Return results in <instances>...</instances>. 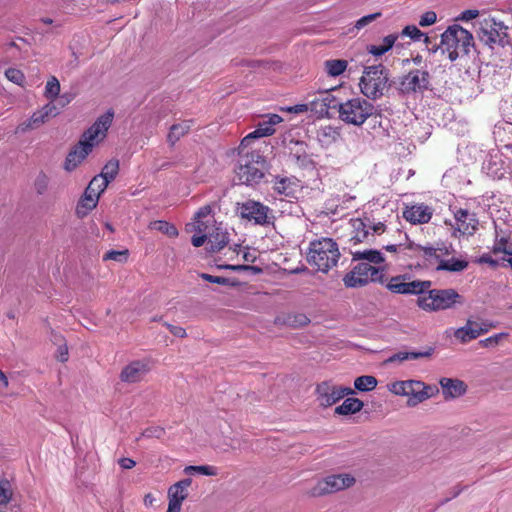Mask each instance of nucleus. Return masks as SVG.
I'll list each match as a JSON object with an SVG mask.
<instances>
[{"label": "nucleus", "instance_id": "nucleus-22", "mask_svg": "<svg viewBox=\"0 0 512 512\" xmlns=\"http://www.w3.org/2000/svg\"><path fill=\"white\" fill-rule=\"evenodd\" d=\"M214 222L212 207L210 205H204L195 213L194 221L189 224L188 227H191L195 232H205L211 225H214Z\"/></svg>", "mask_w": 512, "mask_h": 512}, {"label": "nucleus", "instance_id": "nucleus-63", "mask_svg": "<svg viewBox=\"0 0 512 512\" xmlns=\"http://www.w3.org/2000/svg\"><path fill=\"white\" fill-rule=\"evenodd\" d=\"M493 252L512 255V247H508L506 243L503 240H501L499 243L495 244Z\"/></svg>", "mask_w": 512, "mask_h": 512}, {"label": "nucleus", "instance_id": "nucleus-46", "mask_svg": "<svg viewBox=\"0 0 512 512\" xmlns=\"http://www.w3.org/2000/svg\"><path fill=\"white\" fill-rule=\"evenodd\" d=\"M109 182L104 179L102 176H95L89 183L86 189L89 190V193L97 194L99 197L107 188Z\"/></svg>", "mask_w": 512, "mask_h": 512}, {"label": "nucleus", "instance_id": "nucleus-47", "mask_svg": "<svg viewBox=\"0 0 512 512\" xmlns=\"http://www.w3.org/2000/svg\"><path fill=\"white\" fill-rule=\"evenodd\" d=\"M402 35L410 37L412 40L415 41H419L421 40L422 37H424V41L426 43L429 42V37L414 25H408L404 27V29L402 30Z\"/></svg>", "mask_w": 512, "mask_h": 512}, {"label": "nucleus", "instance_id": "nucleus-28", "mask_svg": "<svg viewBox=\"0 0 512 512\" xmlns=\"http://www.w3.org/2000/svg\"><path fill=\"white\" fill-rule=\"evenodd\" d=\"M208 243L213 252L220 251L228 243V234L222 228L211 225L208 229Z\"/></svg>", "mask_w": 512, "mask_h": 512}, {"label": "nucleus", "instance_id": "nucleus-25", "mask_svg": "<svg viewBox=\"0 0 512 512\" xmlns=\"http://www.w3.org/2000/svg\"><path fill=\"white\" fill-rule=\"evenodd\" d=\"M239 180L247 185H251L253 183H257L263 177V172L260 168H258L257 163L247 162L245 164H241L237 171Z\"/></svg>", "mask_w": 512, "mask_h": 512}, {"label": "nucleus", "instance_id": "nucleus-41", "mask_svg": "<svg viewBox=\"0 0 512 512\" xmlns=\"http://www.w3.org/2000/svg\"><path fill=\"white\" fill-rule=\"evenodd\" d=\"M149 228L151 230H156V231H159L169 237H176L178 235V230L177 228L166 222V221H163V220H157V221H153L149 224Z\"/></svg>", "mask_w": 512, "mask_h": 512}, {"label": "nucleus", "instance_id": "nucleus-24", "mask_svg": "<svg viewBox=\"0 0 512 512\" xmlns=\"http://www.w3.org/2000/svg\"><path fill=\"white\" fill-rule=\"evenodd\" d=\"M449 248L444 244L436 246H422L420 260L423 259L427 264H439L440 260L449 255Z\"/></svg>", "mask_w": 512, "mask_h": 512}, {"label": "nucleus", "instance_id": "nucleus-39", "mask_svg": "<svg viewBox=\"0 0 512 512\" xmlns=\"http://www.w3.org/2000/svg\"><path fill=\"white\" fill-rule=\"evenodd\" d=\"M468 266V263L464 260L459 259H441L440 263L436 266L437 270H445V271H451V272H460L466 269Z\"/></svg>", "mask_w": 512, "mask_h": 512}, {"label": "nucleus", "instance_id": "nucleus-43", "mask_svg": "<svg viewBox=\"0 0 512 512\" xmlns=\"http://www.w3.org/2000/svg\"><path fill=\"white\" fill-rule=\"evenodd\" d=\"M351 225L354 229L352 240H354L355 243L362 242L369 233L366 224L361 219H354L351 221Z\"/></svg>", "mask_w": 512, "mask_h": 512}, {"label": "nucleus", "instance_id": "nucleus-2", "mask_svg": "<svg viewBox=\"0 0 512 512\" xmlns=\"http://www.w3.org/2000/svg\"><path fill=\"white\" fill-rule=\"evenodd\" d=\"M473 44L472 34L460 25L454 24L442 33L440 45H435L431 51L436 52L440 48L442 53L446 54L451 62H454L458 58L468 55Z\"/></svg>", "mask_w": 512, "mask_h": 512}, {"label": "nucleus", "instance_id": "nucleus-13", "mask_svg": "<svg viewBox=\"0 0 512 512\" xmlns=\"http://www.w3.org/2000/svg\"><path fill=\"white\" fill-rule=\"evenodd\" d=\"M430 74L427 70L413 69L409 71L401 80L400 87L403 93L424 92L429 89Z\"/></svg>", "mask_w": 512, "mask_h": 512}, {"label": "nucleus", "instance_id": "nucleus-32", "mask_svg": "<svg viewBox=\"0 0 512 512\" xmlns=\"http://www.w3.org/2000/svg\"><path fill=\"white\" fill-rule=\"evenodd\" d=\"M317 138L323 147H329L336 143L340 138V131L338 128L327 125L319 129Z\"/></svg>", "mask_w": 512, "mask_h": 512}, {"label": "nucleus", "instance_id": "nucleus-54", "mask_svg": "<svg viewBox=\"0 0 512 512\" xmlns=\"http://www.w3.org/2000/svg\"><path fill=\"white\" fill-rule=\"evenodd\" d=\"M437 20V15L434 11L425 12L419 20V25L422 27L433 25Z\"/></svg>", "mask_w": 512, "mask_h": 512}, {"label": "nucleus", "instance_id": "nucleus-31", "mask_svg": "<svg viewBox=\"0 0 512 512\" xmlns=\"http://www.w3.org/2000/svg\"><path fill=\"white\" fill-rule=\"evenodd\" d=\"M99 196L94 193H89L86 189L83 197L79 201L76 207V213L79 217L86 216L91 210H93L98 204Z\"/></svg>", "mask_w": 512, "mask_h": 512}, {"label": "nucleus", "instance_id": "nucleus-57", "mask_svg": "<svg viewBox=\"0 0 512 512\" xmlns=\"http://www.w3.org/2000/svg\"><path fill=\"white\" fill-rule=\"evenodd\" d=\"M206 241H208V230L205 232H196L191 239V242L195 247H201Z\"/></svg>", "mask_w": 512, "mask_h": 512}, {"label": "nucleus", "instance_id": "nucleus-7", "mask_svg": "<svg viewBox=\"0 0 512 512\" xmlns=\"http://www.w3.org/2000/svg\"><path fill=\"white\" fill-rule=\"evenodd\" d=\"M355 483L356 479L350 473L331 474L317 481L309 494L312 497H320L348 489Z\"/></svg>", "mask_w": 512, "mask_h": 512}, {"label": "nucleus", "instance_id": "nucleus-55", "mask_svg": "<svg viewBox=\"0 0 512 512\" xmlns=\"http://www.w3.org/2000/svg\"><path fill=\"white\" fill-rule=\"evenodd\" d=\"M165 431L162 427L155 426L146 428L142 436L145 438H161L164 435Z\"/></svg>", "mask_w": 512, "mask_h": 512}, {"label": "nucleus", "instance_id": "nucleus-34", "mask_svg": "<svg viewBox=\"0 0 512 512\" xmlns=\"http://www.w3.org/2000/svg\"><path fill=\"white\" fill-rule=\"evenodd\" d=\"M397 39L398 36L395 34L387 35L382 39V42L380 44L370 45L367 48L368 52L374 56H382L393 47Z\"/></svg>", "mask_w": 512, "mask_h": 512}, {"label": "nucleus", "instance_id": "nucleus-10", "mask_svg": "<svg viewBox=\"0 0 512 512\" xmlns=\"http://www.w3.org/2000/svg\"><path fill=\"white\" fill-rule=\"evenodd\" d=\"M389 390L395 395L408 396L410 406L423 402L429 397L424 383L417 380L396 381L389 386Z\"/></svg>", "mask_w": 512, "mask_h": 512}, {"label": "nucleus", "instance_id": "nucleus-18", "mask_svg": "<svg viewBox=\"0 0 512 512\" xmlns=\"http://www.w3.org/2000/svg\"><path fill=\"white\" fill-rule=\"evenodd\" d=\"M282 121V117L278 114H269L267 116V120L260 122L253 132L249 133L242 139L241 146H249L254 139L273 135L275 133L274 126Z\"/></svg>", "mask_w": 512, "mask_h": 512}, {"label": "nucleus", "instance_id": "nucleus-61", "mask_svg": "<svg viewBox=\"0 0 512 512\" xmlns=\"http://www.w3.org/2000/svg\"><path fill=\"white\" fill-rule=\"evenodd\" d=\"M164 326L176 337L184 338L187 335L185 329L181 326H175L167 322L164 323Z\"/></svg>", "mask_w": 512, "mask_h": 512}, {"label": "nucleus", "instance_id": "nucleus-33", "mask_svg": "<svg viewBox=\"0 0 512 512\" xmlns=\"http://www.w3.org/2000/svg\"><path fill=\"white\" fill-rule=\"evenodd\" d=\"M364 404L358 398H346L343 403L335 408V413L338 415H350L359 412Z\"/></svg>", "mask_w": 512, "mask_h": 512}, {"label": "nucleus", "instance_id": "nucleus-11", "mask_svg": "<svg viewBox=\"0 0 512 512\" xmlns=\"http://www.w3.org/2000/svg\"><path fill=\"white\" fill-rule=\"evenodd\" d=\"M430 287V281H409V278H407L405 275L394 276L386 284V288L392 293L418 296H420L423 292H426V290H428Z\"/></svg>", "mask_w": 512, "mask_h": 512}, {"label": "nucleus", "instance_id": "nucleus-21", "mask_svg": "<svg viewBox=\"0 0 512 512\" xmlns=\"http://www.w3.org/2000/svg\"><path fill=\"white\" fill-rule=\"evenodd\" d=\"M454 218L456 221L454 235H456V232H459L460 234H473L477 229L478 220L475 214L470 213L468 210H456L454 213Z\"/></svg>", "mask_w": 512, "mask_h": 512}, {"label": "nucleus", "instance_id": "nucleus-36", "mask_svg": "<svg viewBox=\"0 0 512 512\" xmlns=\"http://www.w3.org/2000/svg\"><path fill=\"white\" fill-rule=\"evenodd\" d=\"M429 352H407V351H399L389 358L386 359L385 363H402L407 360H416L421 357L429 356Z\"/></svg>", "mask_w": 512, "mask_h": 512}, {"label": "nucleus", "instance_id": "nucleus-26", "mask_svg": "<svg viewBox=\"0 0 512 512\" xmlns=\"http://www.w3.org/2000/svg\"><path fill=\"white\" fill-rule=\"evenodd\" d=\"M338 102L335 97L328 92L320 93L311 102V109L318 113H327L329 109H336L338 111Z\"/></svg>", "mask_w": 512, "mask_h": 512}, {"label": "nucleus", "instance_id": "nucleus-16", "mask_svg": "<svg viewBox=\"0 0 512 512\" xmlns=\"http://www.w3.org/2000/svg\"><path fill=\"white\" fill-rule=\"evenodd\" d=\"M150 370L151 365L149 360H134L122 369L119 377L122 382L134 384L141 382Z\"/></svg>", "mask_w": 512, "mask_h": 512}, {"label": "nucleus", "instance_id": "nucleus-59", "mask_svg": "<svg viewBox=\"0 0 512 512\" xmlns=\"http://www.w3.org/2000/svg\"><path fill=\"white\" fill-rule=\"evenodd\" d=\"M37 129L35 125L31 122V118L21 122L15 129L16 134H24L27 131Z\"/></svg>", "mask_w": 512, "mask_h": 512}, {"label": "nucleus", "instance_id": "nucleus-23", "mask_svg": "<svg viewBox=\"0 0 512 512\" xmlns=\"http://www.w3.org/2000/svg\"><path fill=\"white\" fill-rule=\"evenodd\" d=\"M499 24L494 19L487 18L481 22L479 31V38L485 44L492 46L500 41V34L498 32Z\"/></svg>", "mask_w": 512, "mask_h": 512}, {"label": "nucleus", "instance_id": "nucleus-6", "mask_svg": "<svg viewBox=\"0 0 512 512\" xmlns=\"http://www.w3.org/2000/svg\"><path fill=\"white\" fill-rule=\"evenodd\" d=\"M388 73L381 64L365 67L359 81L360 91L369 99L380 98L387 87Z\"/></svg>", "mask_w": 512, "mask_h": 512}, {"label": "nucleus", "instance_id": "nucleus-37", "mask_svg": "<svg viewBox=\"0 0 512 512\" xmlns=\"http://www.w3.org/2000/svg\"><path fill=\"white\" fill-rule=\"evenodd\" d=\"M353 259L354 260H366V263L373 264H379L384 261V258L378 250H363V251H356L353 253Z\"/></svg>", "mask_w": 512, "mask_h": 512}, {"label": "nucleus", "instance_id": "nucleus-40", "mask_svg": "<svg viewBox=\"0 0 512 512\" xmlns=\"http://www.w3.org/2000/svg\"><path fill=\"white\" fill-rule=\"evenodd\" d=\"M13 496V490L10 482L0 477V511L4 509L10 503Z\"/></svg>", "mask_w": 512, "mask_h": 512}, {"label": "nucleus", "instance_id": "nucleus-27", "mask_svg": "<svg viewBox=\"0 0 512 512\" xmlns=\"http://www.w3.org/2000/svg\"><path fill=\"white\" fill-rule=\"evenodd\" d=\"M440 385L446 398H457L466 392V385L458 379L442 378Z\"/></svg>", "mask_w": 512, "mask_h": 512}, {"label": "nucleus", "instance_id": "nucleus-8", "mask_svg": "<svg viewBox=\"0 0 512 512\" xmlns=\"http://www.w3.org/2000/svg\"><path fill=\"white\" fill-rule=\"evenodd\" d=\"M382 271L370 263H358L347 273L343 282L346 287L357 288L367 285L370 282L379 281L382 278Z\"/></svg>", "mask_w": 512, "mask_h": 512}, {"label": "nucleus", "instance_id": "nucleus-29", "mask_svg": "<svg viewBox=\"0 0 512 512\" xmlns=\"http://www.w3.org/2000/svg\"><path fill=\"white\" fill-rule=\"evenodd\" d=\"M400 254L398 257L399 261H415L419 264L420 254L422 251V246L415 244L411 241H407L405 243H401Z\"/></svg>", "mask_w": 512, "mask_h": 512}, {"label": "nucleus", "instance_id": "nucleus-60", "mask_svg": "<svg viewBox=\"0 0 512 512\" xmlns=\"http://www.w3.org/2000/svg\"><path fill=\"white\" fill-rule=\"evenodd\" d=\"M200 277L208 282L216 283L220 285H226L228 283V279L220 276H213L207 273H201Z\"/></svg>", "mask_w": 512, "mask_h": 512}, {"label": "nucleus", "instance_id": "nucleus-1", "mask_svg": "<svg viewBox=\"0 0 512 512\" xmlns=\"http://www.w3.org/2000/svg\"><path fill=\"white\" fill-rule=\"evenodd\" d=\"M114 112L108 110L99 116L96 121L83 133L79 143L68 153L64 169L67 172L74 171L92 152L93 148L102 142L107 135V131L112 125Z\"/></svg>", "mask_w": 512, "mask_h": 512}, {"label": "nucleus", "instance_id": "nucleus-50", "mask_svg": "<svg viewBox=\"0 0 512 512\" xmlns=\"http://www.w3.org/2000/svg\"><path fill=\"white\" fill-rule=\"evenodd\" d=\"M5 76L6 78L17 84V85H23L24 83V80H25V77H24V74L18 70V69H15V68H9L5 71Z\"/></svg>", "mask_w": 512, "mask_h": 512}, {"label": "nucleus", "instance_id": "nucleus-53", "mask_svg": "<svg viewBox=\"0 0 512 512\" xmlns=\"http://www.w3.org/2000/svg\"><path fill=\"white\" fill-rule=\"evenodd\" d=\"M380 16H381L380 12L363 16L359 20H357V22L355 24V28L357 30H360V29L364 28L365 26H367L368 24H370L371 22H373L374 20H376L377 18H379Z\"/></svg>", "mask_w": 512, "mask_h": 512}, {"label": "nucleus", "instance_id": "nucleus-20", "mask_svg": "<svg viewBox=\"0 0 512 512\" xmlns=\"http://www.w3.org/2000/svg\"><path fill=\"white\" fill-rule=\"evenodd\" d=\"M302 185L296 177H281L276 176L273 180V190L285 197L297 198L298 193L301 192Z\"/></svg>", "mask_w": 512, "mask_h": 512}, {"label": "nucleus", "instance_id": "nucleus-9", "mask_svg": "<svg viewBox=\"0 0 512 512\" xmlns=\"http://www.w3.org/2000/svg\"><path fill=\"white\" fill-rule=\"evenodd\" d=\"M353 393L354 390L352 388L337 385L332 381H323L317 384L315 388L316 401L323 408L331 407Z\"/></svg>", "mask_w": 512, "mask_h": 512}, {"label": "nucleus", "instance_id": "nucleus-14", "mask_svg": "<svg viewBox=\"0 0 512 512\" xmlns=\"http://www.w3.org/2000/svg\"><path fill=\"white\" fill-rule=\"evenodd\" d=\"M290 160L300 169L313 170L316 167L314 155L306 143L291 141L288 145Z\"/></svg>", "mask_w": 512, "mask_h": 512}, {"label": "nucleus", "instance_id": "nucleus-5", "mask_svg": "<svg viewBox=\"0 0 512 512\" xmlns=\"http://www.w3.org/2000/svg\"><path fill=\"white\" fill-rule=\"evenodd\" d=\"M375 107L368 100L354 97L340 102L338 105L339 119L348 124L360 127L374 114Z\"/></svg>", "mask_w": 512, "mask_h": 512}, {"label": "nucleus", "instance_id": "nucleus-19", "mask_svg": "<svg viewBox=\"0 0 512 512\" xmlns=\"http://www.w3.org/2000/svg\"><path fill=\"white\" fill-rule=\"evenodd\" d=\"M403 218L411 224H425L430 221L433 209L423 203L406 206L403 210Z\"/></svg>", "mask_w": 512, "mask_h": 512}, {"label": "nucleus", "instance_id": "nucleus-30", "mask_svg": "<svg viewBox=\"0 0 512 512\" xmlns=\"http://www.w3.org/2000/svg\"><path fill=\"white\" fill-rule=\"evenodd\" d=\"M192 125V120H184L180 123L172 125L167 135L168 143L171 146L175 145L176 142H178L182 137L188 134V132L191 130Z\"/></svg>", "mask_w": 512, "mask_h": 512}, {"label": "nucleus", "instance_id": "nucleus-56", "mask_svg": "<svg viewBox=\"0 0 512 512\" xmlns=\"http://www.w3.org/2000/svg\"><path fill=\"white\" fill-rule=\"evenodd\" d=\"M30 118H31V122L35 125L36 128H39L41 125H43L44 123H46L48 121L47 116L44 115V113L41 109L34 112Z\"/></svg>", "mask_w": 512, "mask_h": 512}, {"label": "nucleus", "instance_id": "nucleus-49", "mask_svg": "<svg viewBox=\"0 0 512 512\" xmlns=\"http://www.w3.org/2000/svg\"><path fill=\"white\" fill-rule=\"evenodd\" d=\"M128 255L129 251L127 249L121 251L111 250L104 255L103 259L123 263L127 261Z\"/></svg>", "mask_w": 512, "mask_h": 512}, {"label": "nucleus", "instance_id": "nucleus-64", "mask_svg": "<svg viewBox=\"0 0 512 512\" xmlns=\"http://www.w3.org/2000/svg\"><path fill=\"white\" fill-rule=\"evenodd\" d=\"M56 357L61 362H66L68 360V348L66 345L59 346Z\"/></svg>", "mask_w": 512, "mask_h": 512}, {"label": "nucleus", "instance_id": "nucleus-12", "mask_svg": "<svg viewBox=\"0 0 512 512\" xmlns=\"http://www.w3.org/2000/svg\"><path fill=\"white\" fill-rule=\"evenodd\" d=\"M237 212L242 219L252 221L256 225H267L272 219V217L269 216L270 208L254 200H248L238 204Z\"/></svg>", "mask_w": 512, "mask_h": 512}, {"label": "nucleus", "instance_id": "nucleus-58", "mask_svg": "<svg viewBox=\"0 0 512 512\" xmlns=\"http://www.w3.org/2000/svg\"><path fill=\"white\" fill-rule=\"evenodd\" d=\"M478 15H479V11L478 10H476V9H469V10L463 11L459 16H457L456 20L457 21L468 22V21L473 20L476 17H478Z\"/></svg>", "mask_w": 512, "mask_h": 512}, {"label": "nucleus", "instance_id": "nucleus-62", "mask_svg": "<svg viewBox=\"0 0 512 512\" xmlns=\"http://www.w3.org/2000/svg\"><path fill=\"white\" fill-rule=\"evenodd\" d=\"M41 110L43 111L44 115L47 116L49 119L50 117H56L59 114V111L55 104L50 101L46 105H44Z\"/></svg>", "mask_w": 512, "mask_h": 512}, {"label": "nucleus", "instance_id": "nucleus-51", "mask_svg": "<svg viewBox=\"0 0 512 512\" xmlns=\"http://www.w3.org/2000/svg\"><path fill=\"white\" fill-rule=\"evenodd\" d=\"M507 333H498L492 335L486 339L481 340L479 343L483 347H495L497 346L503 339L507 338Z\"/></svg>", "mask_w": 512, "mask_h": 512}, {"label": "nucleus", "instance_id": "nucleus-48", "mask_svg": "<svg viewBox=\"0 0 512 512\" xmlns=\"http://www.w3.org/2000/svg\"><path fill=\"white\" fill-rule=\"evenodd\" d=\"M288 323L294 328H300L307 326L310 323V319L303 313H297L288 318Z\"/></svg>", "mask_w": 512, "mask_h": 512}, {"label": "nucleus", "instance_id": "nucleus-44", "mask_svg": "<svg viewBox=\"0 0 512 512\" xmlns=\"http://www.w3.org/2000/svg\"><path fill=\"white\" fill-rule=\"evenodd\" d=\"M59 93H60V82L55 76H52L48 79V81L45 85L44 96L48 100L53 101L59 96Z\"/></svg>", "mask_w": 512, "mask_h": 512}, {"label": "nucleus", "instance_id": "nucleus-42", "mask_svg": "<svg viewBox=\"0 0 512 512\" xmlns=\"http://www.w3.org/2000/svg\"><path fill=\"white\" fill-rule=\"evenodd\" d=\"M354 386L361 392H368L377 386V379L370 375L360 376L355 379Z\"/></svg>", "mask_w": 512, "mask_h": 512}, {"label": "nucleus", "instance_id": "nucleus-15", "mask_svg": "<svg viewBox=\"0 0 512 512\" xmlns=\"http://www.w3.org/2000/svg\"><path fill=\"white\" fill-rule=\"evenodd\" d=\"M493 327V324L488 321L468 319L463 327L454 331V337L461 343H467L487 333Z\"/></svg>", "mask_w": 512, "mask_h": 512}, {"label": "nucleus", "instance_id": "nucleus-38", "mask_svg": "<svg viewBox=\"0 0 512 512\" xmlns=\"http://www.w3.org/2000/svg\"><path fill=\"white\" fill-rule=\"evenodd\" d=\"M218 468L212 465H199V466H186L183 470V473L187 476H192L195 474L205 475V476H216L218 475Z\"/></svg>", "mask_w": 512, "mask_h": 512}, {"label": "nucleus", "instance_id": "nucleus-35", "mask_svg": "<svg viewBox=\"0 0 512 512\" xmlns=\"http://www.w3.org/2000/svg\"><path fill=\"white\" fill-rule=\"evenodd\" d=\"M348 62L344 59H330L324 62V69L331 77H337L347 69Z\"/></svg>", "mask_w": 512, "mask_h": 512}, {"label": "nucleus", "instance_id": "nucleus-45", "mask_svg": "<svg viewBox=\"0 0 512 512\" xmlns=\"http://www.w3.org/2000/svg\"><path fill=\"white\" fill-rule=\"evenodd\" d=\"M119 171V161L116 159H112L108 161L105 166L103 167L101 173L99 174L104 179L108 180L110 183L112 180L115 179Z\"/></svg>", "mask_w": 512, "mask_h": 512}, {"label": "nucleus", "instance_id": "nucleus-4", "mask_svg": "<svg viewBox=\"0 0 512 512\" xmlns=\"http://www.w3.org/2000/svg\"><path fill=\"white\" fill-rule=\"evenodd\" d=\"M462 296L452 288L428 289L417 298V305L425 312H439L462 304Z\"/></svg>", "mask_w": 512, "mask_h": 512}, {"label": "nucleus", "instance_id": "nucleus-3", "mask_svg": "<svg viewBox=\"0 0 512 512\" xmlns=\"http://www.w3.org/2000/svg\"><path fill=\"white\" fill-rule=\"evenodd\" d=\"M307 262L318 271L327 273L335 267L340 258L338 244L332 238L322 237L309 243Z\"/></svg>", "mask_w": 512, "mask_h": 512}, {"label": "nucleus", "instance_id": "nucleus-17", "mask_svg": "<svg viewBox=\"0 0 512 512\" xmlns=\"http://www.w3.org/2000/svg\"><path fill=\"white\" fill-rule=\"evenodd\" d=\"M192 484L191 478H185L170 486L168 489L167 512H180L183 501L188 497V488Z\"/></svg>", "mask_w": 512, "mask_h": 512}, {"label": "nucleus", "instance_id": "nucleus-52", "mask_svg": "<svg viewBox=\"0 0 512 512\" xmlns=\"http://www.w3.org/2000/svg\"><path fill=\"white\" fill-rule=\"evenodd\" d=\"M48 183H49L48 176L43 173L39 174L37 176V178L35 180V184H34L37 193L43 194L47 190Z\"/></svg>", "mask_w": 512, "mask_h": 512}]
</instances>
